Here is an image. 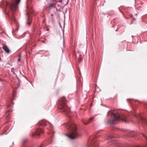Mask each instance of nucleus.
Here are the masks:
<instances>
[{
    "label": "nucleus",
    "instance_id": "f257e3e1",
    "mask_svg": "<svg viewBox=\"0 0 147 147\" xmlns=\"http://www.w3.org/2000/svg\"><path fill=\"white\" fill-rule=\"evenodd\" d=\"M20 0H15L16 3H10L8 2L6 0H5L3 1V5L4 7L5 8L6 11L9 12V11L11 12V13L13 16V17L11 18V20L14 21H16V19L14 16V12L18 9V5L19 3Z\"/></svg>",
    "mask_w": 147,
    "mask_h": 147
},
{
    "label": "nucleus",
    "instance_id": "f03ea898",
    "mask_svg": "<svg viewBox=\"0 0 147 147\" xmlns=\"http://www.w3.org/2000/svg\"><path fill=\"white\" fill-rule=\"evenodd\" d=\"M76 129V125L74 124L73 123L71 125H69V129L70 134L67 135V136L69 138L73 139L81 136V134L77 131Z\"/></svg>",
    "mask_w": 147,
    "mask_h": 147
},
{
    "label": "nucleus",
    "instance_id": "7ed1b4c3",
    "mask_svg": "<svg viewBox=\"0 0 147 147\" xmlns=\"http://www.w3.org/2000/svg\"><path fill=\"white\" fill-rule=\"evenodd\" d=\"M66 101L65 97H63L58 101L59 109L60 110L61 112L64 113L65 114H67L69 110L66 105Z\"/></svg>",
    "mask_w": 147,
    "mask_h": 147
},
{
    "label": "nucleus",
    "instance_id": "20e7f679",
    "mask_svg": "<svg viewBox=\"0 0 147 147\" xmlns=\"http://www.w3.org/2000/svg\"><path fill=\"white\" fill-rule=\"evenodd\" d=\"M112 118L111 120H108L107 121V123L109 124H113L116 123V121H119L122 120L123 121H125V119H122L120 116L119 115H117L113 113L112 115Z\"/></svg>",
    "mask_w": 147,
    "mask_h": 147
},
{
    "label": "nucleus",
    "instance_id": "39448f33",
    "mask_svg": "<svg viewBox=\"0 0 147 147\" xmlns=\"http://www.w3.org/2000/svg\"><path fill=\"white\" fill-rule=\"evenodd\" d=\"M142 136L144 137L146 139V142L144 144V145L140 146H137L135 147H147V136L144 134L142 133Z\"/></svg>",
    "mask_w": 147,
    "mask_h": 147
},
{
    "label": "nucleus",
    "instance_id": "423d86ee",
    "mask_svg": "<svg viewBox=\"0 0 147 147\" xmlns=\"http://www.w3.org/2000/svg\"><path fill=\"white\" fill-rule=\"evenodd\" d=\"M43 132V130L40 128H38L36 131V134L38 136L40 135V133H42ZM35 134H33L32 135V136H34Z\"/></svg>",
    "mask_w": 147,
    "mask_h": 147
},
{
    "label": "nucleus",
    "instance_id": "0eeeda50",
    "mask_svg": "<svg viewBox=\"0 0 147 147\" xmlns=\"http://www.w3.org/2000/svg\"><path fill=\"white\" fill-rule=\"evenodd\" d=\"M2 48L6 53H10V50L7 45H3Z\"/></svg>",
    "mask_w": 147,
    "mask_h": 147
},
{
    "label": "nucleus",
    "instance_id": "6e6552de",
    "mask_svg": "<svg viewBox=\"0 0 147 147\" xmlns=\"http://www.w3.org/2000/svg\"><path fill=\"white\" fill-rule=\"evenodd\" d=\"M94 117H91L88 120L86 121V123H85L84 121H83V122L85 125H87L92 120L94 119Z\"/></svg>",
    "mask_w": 147,
    "mask_h": 147
},
{
    "label": "nucleus",
    "instance_id": "1a4fd4ad",
    "mask_svg": "<svg viewBox=\"0 0 147 147\" xmlns=\"http://www.w3.org/2000/svg\"><path fill=\"white\" fill-rule=\"evenodd\" d=\"M98 142H96L95 140L94 141L92 147H98Z\"/></svg>",
    "mask_w": 147,
    "mask_h": 147
},
{
    "label": "nucleus",
    "instance_id": "9d476101",
    "mask_svg": "<svg viewBox=\"0 0 147 147\" xmlns=\"http://www.w3.org/2000/svg\"><path fill=\"white\" fill-rule=\"evenodd\" d=\"M48 7L49 9L50 10H51L52 8H55V6L52 3H50L48 4Z\"/></svg>",
    "mask_w": 147,
    "mask_h": 147
},
{
    "label": "nucleus",
    "instance_id": "9b49d317",
    "mask_svg": "<svg viewBox=\"0 0 147 147\" xmlns=\"http://www.w3.org/2000/svg\"><path fill=\"white\" fill-rule=\"evenodd\" d=\"M142 123H144L147 125V119L144 118H141Z\"/></svg>",
    "mask_w": 147,
    "mask_h": 147
},
{
    "label": "nucleus",
    "instance_id": "f8f14e48",
    "mask_svg": "<svg viewBox=\"0 0 147 147\" xmlns=\"http://www.w3.org/2000/svg\"><path fill=\"white\" fill-rule=\"evenodd\" d=\"M39 123L42 125H43L45 126L46 125V121L45 120H42V121L39 122Z\"/></svg>",
    "mask_w": 147,
    "mask_h": 147
},
{
    "label": "nucleus",
    "instance_id": "ddd939ff",
    "mask_svg": "<svg viewBox=\"0 0 147 147\" xmlns=\"http://www.w3.org/2000/svg\"><path fill=\"white\" fill-rule=\"evenodd\" d=\"M31 23V20L30 18H28L27 21V24L28 25H30Z\"/></svg>",
    "mask_w": 147,
    "mask_h": 147
},
{
    "label": "nucleus",
    "instance_id": "4468645a",
    "mask_svg": "<svg viewBox=\"0 0 147 147\" xmlns=\"http://www.w3.org/2000/svg\"><path fill=\"white\" fill-rule=\"evenodd\" d=\"M11 72L14 75L15 74V69L14 68H12L11 69Z\"/></svg>",
    "mask_w": 147,
    "mask_h": 147
},
{
    "label": "nucleus",
    "instance_id": "2eb2a0df",
    "mask_svg": "<svg viewBox=\"0 0 147 147\" xmlns=\"http://www.w3.org/2000/svg\"><path fill=\"white\" fill-rule=\"evenodd\" d=\"M82 60V59L81 58H80L78 60H79V61L80 60V61H81Z\"/></svg>",
    "mask_w": 147,
    "mask_h": 147
},
{
    "label": "nucleus",
    "instance_id": "dca6fc26",
    "mask_svg": "<svg viewBox=\"0 0 147 147\" xmlns=\"http://www.w3.org/2000/svg\"><path fill=\"white\" fill-rule=\"evenodd\" d=\"M19 58H20L21 59V55L20 54V55H19Z\"/></svg>",
    "mask_w": 147,
    "mask_h": 147
},
{
    "label": "nucleus",
    "instance_id": "f3484780",
    "mask_svg": "<svg viewBox=\"0 0 147 147\" xmlns=\"http://www.w3.org/2000/svg\"><path fill=\"white\" fill-rule=\"evenodd\" d=\"M10 104H9V105H7V107L8 108V107H10Z\"/></svg>",
    "mask_w": 147,
    "mask_h": 147
},
{
    "label": "nucleus",
    "instance_id": "a211bd4d",
    "mask_svg": "<svg viewBox=\"0 0 147 147\" xmlns=\"http://www.w3.org/2000/svg\"><path fill=\"white\" fill-rule=\"evenodd\" d=\"M20 59L19 58L18 59V60L19 61H20Z\"/></svg>",
    "mask_w": 147,
    "mask_h": 147
},
{
    "label": "nucleus",
    "instance_id": "6ab92c4d",
    "mask_svg": "<svg viewBox=\"0 0 147 147\" xmlns=\"http://www.w3.org/2000/svg\"><path fill=\"white\" fill-rule=\"evenodd\" d=\"M60 2H62L61 1H59Z\"/></svg>",
    "mask_w": 147,
    "mask_h": 147
}]
</instances>
